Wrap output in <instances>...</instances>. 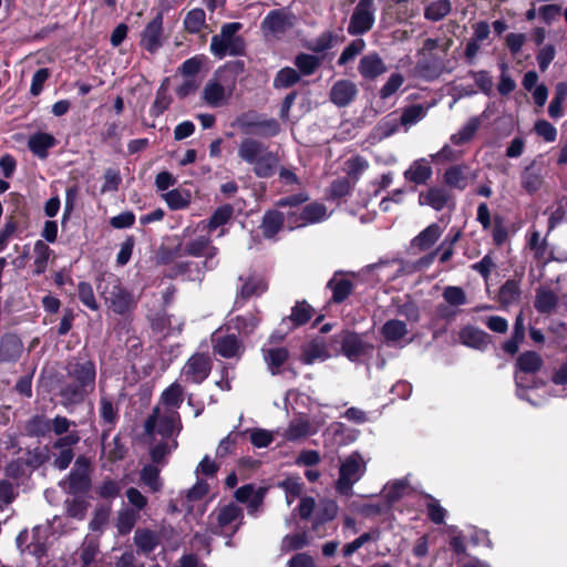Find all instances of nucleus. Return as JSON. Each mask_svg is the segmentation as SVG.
Instances as JSON below:
<instances>
[{
	"mask_svg": "<svg viewBox=\"0 0 567 567\" xmlns=\"http://www.w3.org/2000/svg\"><path fill=\"white\" fill-rule=\"evenodd\" d=\"M66 381L61 386L59 395L65 409L84 402L95 389L96 368L89 359L70 360L65 368Z\"/></svg>",
	"mask_w": 567,
	"mask_h": 567,
	"instance_id": "obj_1",
	"label": "nucleus"
},
{
	"mask_svg": "<svg viewBox=\"0 0 567 567\" xmlns=\"http://www.w3.org/2000/svg\"><path fill=\"white\" fill-rule=\"evenodd\" d=\"M195 227H186L183 230V239L174 251L164 252L161 256L163 262H169L176 256L205 257L203 266L206 270H213L217 267L216 256L218 248L212 244L210 233H194Z\"/></svg>",
	"mask_w": 567,
	"mask_h": 567,
	"instance_id": "obj_2",
	"label": "nucleus"
},
{
	"mask_svg": "<svg viewBox=\"0 0 567 567\" xmlns=\"http://www.w3.org/2000/svg\"><path fill=\"white\" fill-rule=\"evenodd\" d=\"M243 68L244 63L238 61L218 68L203 90V101L210 107L225 105L234 93L237 74Z\"/></svg>",
	"mask_w": 567,
	"mask_h": 567,
	"instance_id": "obj_3",
	"label": "nucleus"
},
{
	"mask_svg": "<svg viewBox=\"0 0 567 567\" xmlns=\"http://www.w3.org/2000/svg\"><path fill=\"white\" fill-rule=\"evenodd\" d=\"M237 153L238 157L260 178L272 176L279 164L278 156L266 144L252 137L244 138Z\"/></svg>",
	"mask_w": 567,
	"mask_h": 567,
	"instance_id": "obj_4",
	"label": "nucleus"
},
{
	"mask_svg": "<svg viewBox=\"0 0 567 567\" xmlns=\"http://www.w3.org/2000/svg\"><path fill=\"white\" fill-rule=\"evenodd\" d=\"M243 29L240 22H227L220 28L218 34L212 37L209 51L216 59L226 56H241L246 53V40L238 34Z\"/></svg>",
	"mask_w": 567,
	"mask_h": 567,
	"instance_id": "obj_5",
	"label": "nucleus"
},
{
	"mask_svg": "<svg viewBox=\"0 0 567 567\" xmlns=\"http://www.w3.org/2000/svg\"><path fill=\"white\" fill-rule=\"evenodd\" d=\"M182 430V422L178 412L163 410L155 406L144 423V431L147 435H161L164 440L177 436Z\"/></svg>",
	"mask_w": 567,
	"mask_h": 567,
	"instance_id": "obj_6",
	"label": "nucleus"
},
{
	"mask_svg": "<svg viewBox=\"0 0 567 567\" xmlns=\"http://www.w3.org/2000/svg\"><path fill=\"white\" fill-rule=\"evenodd\" d=\"M368 461L363 455L354 451L340 461L339 477L336 489L343 495H351L353 485L361 480L367 471Z\"/></svg>",
	"mask_w": 567,
	"mask_h": 567,
	"instance_id": "obj_7",
	"label": "nucleus"
},
{
	"mask_svg": "<svg viewBox=\"0 0 567 567\" xmlns=\"http://www.w3.org/2000/svg\"><path fill=\"white\" fill-rule=\"evenodd\" d=\"M209 530L215 535L231 537L241 526L243 509L235 503L218 506L209 515Z\"/></svg>",
	"mask_w": 567,
	"mask_h": 567,
	"instance_id": "obj_8",
	"label": "nucleus"
},
{
	"mask_svg": "<svg viewBox=\"0 0 567 567\" xmlns=\"http://www.w3.org/2000/svg\"><path fill=\"white\" fill-rule=\"evenodd\" d=\"M97 288L113 312L124 315L131 309L132 295L121 286L120 279L114 275L103 277Z\"/></svg>",
	"mask_w": 567,
	"mask_h": 567,
	"instance_id": "obj_9",
	"label": "nucleus"
},
{
	"mask_svg": "<svg viewBox=\"0 0 567 567\" xmlns=\"http://www.w3.org/2000/svg\"><path fill=\"white\" fill-rule=\"evenodd\" d=\"M516 365L517 370L515 372V383L517 388V396L522 400L529 401L526 395V390H528L532 385L529 383H525V378L526 374H535L538 370H540L543 360L540 355L535 351H526L518 357Z\"/></svg>",
	"mask_w": 567,
	"mask_h": 567,
	"instance_id": "obj_10",
	"label": "nucleus"
},
{
	"mask_svg": "<svg viewBox=\"0 0 567 567\" xmlns=\"http://www.w3.org/2000/svg\"><path fill=\"white\" fill-rule=\"evenodd\" d=\"M295 25V16L284 9L270 11L261 22L266 37L280 38Z\"/></svg>",
	"mask_w": 567,
	"mask_h": 567,
	"instance_id": "obj_11",
	"label": "nucleus"
},
{
	"mask_svg": "<svg viewBox=\"0 0 567 567\" xmlns=\"http://www.w3.org/2000/svg\"><path fill=\"white\" fill-rule=\"evenodd\" d=\"M329 214L327 207L320 203H311L302 208L299 216L291 214L288 217L287 226L289 229L307 226L309 224H316L328 219Z\"/></svg>",
	"mask_w": 567,
	"mask_h": 567,
	"instance_id": "obj_12",
	"label": "nucleus"
},
{
	"mask_svg": "<svg viewBox=\"0 0 567 567\" xmlns=\"http://www.w3.org/2000/svg\"><path fill=\"white\" fill-rule=\"evenodd\" d=\"M210 372L209 359L204 354H194L182 370V379L187 383H202Z\"/></svg>",
	"mask_w": 567,
	"mask_h": 567,
	"instance_id": "obj_13",
	"label": "nucleus"
},
{
	"mask_svg": "<svg viewBox=\"0 0 567 567\" xmlns=\"http://www.w3.org/2000/svg\"><path fill=\"white\" fill-rule=\"evenodd\" d=\"M234 207L229 204L219 206L208 220H202L196 224L194 233H213L220 228L217 237L226 234L224 226L231 219Z\"/></svg>",
	"mask_w": 567,
	"mask_h": 567,
	"instance_id": "obj_14",
	"label": "nucleus"
},
{
	"mask_svg": "<svg viewBox=\"0 0 567 567\" xmlns=\"http://www.w3.org/2000/svg\"><path fill=\"white\" fill-rule=\"evenodd\" d=\"M141 47L154 53L163 45V14L158 12L141 33Z\"/></svg>",
	"mask_w": 567,
	"mask_h": 567,
	"instance_id": "obj_15",
	"label": "nucleus"
},
{
	"mask_svg": "<svg viewBox=\"0 0 567 567\" xmlns=\"http://www.w3.org/2000/svg\"><path fill=\"white\" fill-rule=\"evenodd\" d=\"M265 495L266 488L256 487L252 484L240 486L235 492L236 501L246 504L247 512L251 516H256L260 512Z\"/></svg>",
	"mask_w": 567,
	"mask_h": 567,
	"instance_id": "obj_16",
	"label": "nucleus"
},
{
	"mask_svg": "<svg viewBox=\"0 0 567 567\" xmlns=\"http://www.w3.org/2000/svg\"><path fill=\"white\" fill-rule=\"evenodd\" d=\"M476 178L477 173L465 164L449 167L443 176V181L447 186L460 190L465 189Z\"/></svg>",
	"mask_w": 567,
	"mask_h": 567,
	"instance_id": "obj_17",
	"label": "nucleus"
},
{
	"mask_svg": "<svg viewBox=\"0 0 567 567\" xmlns=\"http://www.w3.org/2000/svg\"><path fill=\"white\" fill-rule=\"evenodd\" d=\"M381 334L389 346L402 348L411 342L405 322L398 319L388 320L381 328Z\"/></svg>",
	"mask_w": 567,
	"mask_h": 567,
	"instance_id": "obj_18",
	"label": "nucleus"
},
{
	"mask_svg": "<svg viewBox=\"0 0 567 567\" xmlns=\"http://www.w3.org/2000/svg\"><path fill=\"white\" fill-rule=\"evenodd\" d=\"M323 422L310 421L305 416L293 419L285 430L284 437L287 441H298L309 435L316 434Z\"/></svg>",
	"mask_w": 567,
	"mask_h": 567,
	"instance_id": "obj_19",
	"label": "nucleus"
},
{
	"mask_svg": "<svg viewBox=\"0 0 567 567\" xmlns=\"http://www.w3.org/2000/svg\"><path fill=\"white\" fill-rule=\"evenodd\" d=\"M284 338L282 334L277 336L272 334L268 343L264 344L261 351L264 355V360L268 365L271 374H277L280 371L282 364L287 361L289 353L286 348L275 347L271 344L272 340L278 339L281 340Z\"/></svg>",
	"mask_w": 567,
	"mask_h": 567,
	"instance_id": "obj_20",
	"label": "nucleus"
},
{
	"mask_svg": "<svg viewBox=\"0 0 567 567\" xmlns=\"http://www.w3.org/2000/svg\"><path fill=\"white\" fill-rule=\"evenodd\" d=\"M388 68L383 59L377 52L363 55L358 65L359 74L367 81H374L386 72Z\"/></svg>",
	"mask_w": 567,
	"mask_h": 567,
	"instance_id": "obj_21",
	"label": "nucleus"
},
{
	"mask_svg": "<svg viewBox=\"0 0 567 567\" xmlns=\"http://www.w3.org/2000/svg\"><path fill=\"white\" fill-rule=\"evenodd\" d=\"M358 95V87L350 80H338L330 90V101L338 107L351 104Z\"/></svg>",
	"mask_w": 567,
	"mask_h": 567,
	"instance_id": "obj_22",
	"label": "nucleus"
},
{
	"mask_svg": "<svg viewBox=\"0 0 567 567\" xmlns=\"http://www.w3.org/2000/svg\"><path fill=\"white\" fill-rule=\"evenodd\" d=\"M214 351L224 358L239 357L244 350L241 342L235 334L219 336L216 331L213 336Z\"/></svg>",
	"mask_w": 567,
	"mask_h": 567,
	"instance_id": "obj_23",
	"label": "nucleus"
},
{
	"mask_svg": "<svg viewBox=\"0 0 567 567\" xmlns=\"http://www.w3.org/2000/svg\"><path fill=\"white\" fill-rule=\"evenodd\" d=\"M374 20L373 11H364L354 8L347 31L350 35L354 37L365 34L372 29Z\"/></svg>",
	"mask_w": 567,
	"mask_h": 567,
	"instance_id": "obj_24",
	"label": "nucleus"
},
{
	"mask_svg": "<svg viewBox=\"0 0 567 567\" xmlns=\"http://www.w3.org/2000/svg\"><path fill=\"white\" fill-rule=\"evenodd\" d=\"M99 415L104 426L105 436L114 429L118 420V408L106 394H101L100 396Z\"/></svg>",
	"mask_w": 567,
	"mask_h": 567,
	"instance_id": "obj_25",
	"label": "nucleus"
},
{
	"mask_svg": "<svg viewBox=\"0 0 567 567\" xmlns=\"http://www.w3.org/2000/svg\"><path fill=\"white\" fill-rule=\"evenodd\" d=\"M327 287L332 291V301L340 303L344 301L353 290V281L342 272H336L328 281Z\"/></svg>",
	"mask_w": 567,
	"mask_h": 567,
	"instance_id": "obj_26",
	"label": "nucleus"
},
{
	"mask_svg": "<svg viewBox=\"0 0 567 567\" xmlns=\"http://www.w3.org/2000/svg\"><path fill=\"white\" fill-rule=\"evenodd\" d=\"M458 338L462 344L477 350L485 349L489 342L486 332L472 326L464 327L460 331Z\"/></svg>",
	"mask_w": 567,
	"mask_h": 567,
	"instance_id": "obj_27",
	"label": "nucleus"
},
{
	"mask_svg": "<svg viewBox=\"0 0 567 567\" xmlns=\"http://www.w3.org/2000/svg\"><path fill=\"white\" fill-rule=\"evenodd\" d=\"M450 200L449 192L443 187H431L419 196V204L430 206L435 210H442Z\"/></svg>",
	"mask_w": 567,
	"mask_h": 567,
	"instance_id": "obj_28",
	"label": "nucleus"
},
{
	"mask_svg": "<svg viewBox=\"0 0 567 567\" xmlns=\"http://www.w3.org/2000/svg\"><path fill=\"white\" fill-rule=\"evenodd\" d=\"M343 354L351 361H357L367 351L368 346L361 337L353 332H346L341 341Z\"/></svg>",
	"mask_w": 567,
	"mask_h": 567,
	"instance_id": "obj_29",
	"label": "nucleus"
},
{
	"mask_svg": "<svg viewBox=\"0 0 567 567\" xmlns=\"http://www.w3.org/2000/svg\"><path fill=\"white\" fill-rule=\"evenodd\" d=\"M433 171L425 158L415 159L404 172V178L416 185L425 184L432 177Z\"/></svg>",
	"mask_w": 567,
	"mask_h": 567,
	"instance_id": "obj_30",
	"label": "nucleus"
},
{
	"mask_svg": "<svg viewBox=\"0 0 567 567\" xmlns=\"http://www.w3.org/2000/svg\"><path fill=\"white\" fill-rule=\"evenodd\" d=\"M329 358L330 353L323 340L316 339L303 347L300 360L309 365L317 361H326Z\"/></svg>",
	"mask_w": 567,
	"mask_h": 567,
	"instance_id": "obj_31",
	"label": "nucleus"
},
{
	"mask_svg": "<svg viewBox=\"0 0 567 567\" xmlns=\"http://www.w3.org/2000/svg\"><path fill=\"white\" fill-rule=\"evenodd\" d=\"M313 315V309L306 301L297 302L289 317L282 319L281 326L287 324L288 329H292L307 323Z\"/></svg>",
	"mask_w": 567,
	"mask_h": 567,
	"instance_id": "obj_32",
	"label": "nucleus"
},
{
	"mask_svg": "<svg viewBox=\"0 0 567 567\" xmlns=\"http://www.w3.org/2000/svg\"><path fill=\"white\" fill-rule=\"evenodd\" d=\"M183 403V388L177 382L171 384L166 390L163 391L159 400V404L163 410L172 412H178L181 404Z\"/></svg>",
	"mask_w": 567,
	"mask_h": 567,
	"instance_id": "obj_33",
	"label": "nucleus"
},
{
	"mask_svg": "<svg viewBox=\"0 0 567 567\" xmlns=\"http://www.w3.org/2000/svg\"><path fill=\"white\" fill-rule=\"evenodd\" d=\"M22 352V342L14 334L4 336L0 342V360L6 362L17 361Z\"/></svg>",
	"mask_w": 567,
	"mask_h": 567,
	"instance_id": "obj_34",
	"label": "nucleus"
},
{
	"mask_svg": "<svg viewBox=\"0 0 567 567\" xmlns=\"http://www.w3.org/2000/svg\"><path fill=\"white\" fill-rule=\"evenodd\" d=\"M56 141L53 135L48 133H35L30 136L28 146L30 151L39 158H45L48 151L55 145Z\"/></svg>",
	"mask_w": 567,
	"mask_h": 567,
	"instance_id": "obj_35",
	"label": "nucleus"
},
{
	"mask_svg": "<svg viewBox=\"0 0 567 567\" xmlns=\"http://www.w3.org/2000/svg\"><path fill=\"white\" fill-rule=\"evenodd\" d=\"M239 125L244 131L256 127L257 132L265 137L276 136L280 132V124L275 118H261L255 122L239 120Z\"/></svg>",
	"mask_w": 567,
	"mask_h": 567,
	"instance_id": "obj_36",
	"label": "nucleus"
},
{
	"mask_svg": "<svg viewBox=\"0 0 567 567\" xmlns=\"http://www.w3.org/2000/svg\"><path fill=\"white\" fill-rule=\"evenodd\" d=\"M400 121L393 115L389 114L378 122L371 131V138L380 142L393 135L399 128Z\"/></svg>",
	"mask_w": 567,
	"mask_h": 567,
	"instance_id": "obj_37",
	"label": "nucleus"
},
{
	"mask_svg": "<svg viewBox=\"0 0 567 567\" xmlns=\"http://www.w3.org/2000/svg\"><path fill=\"white\" fill-rule=\"evenodd\" d=\"M324 435L333 437L341 445L357 440L358 432L349 429L344 423L332 422L324 431Z\"/></svg>",
	"mask_w": 567,
	"mask_h": 567,
	"instance_id": "obj_38",
	"label": "nucleus"
},
{
	"mask_svg": "<svg viewBox=\"0 0 567 567\" xmlns=\"http://www.w3.org/2000/svg\"><path fill=\"white\" fill-rule=\"evenodd\" d=\"M528 247L533 251L535 259L546 264L549 259H555L559 261L567 260V254H564L560 257H554L551 254L547 256V245L544 239H540L539 233L534 231L528 240Z\"/></svg>",
	"mask_w": 567,
	"mask_h": 567,
	"instance_id": "obj_39",
	"label": "nucleus"
},
{
	"mask_svg": "<svg viewBox=\"0 0 567 567\" xmlns=\"http://www.w3.org/2000/svg\"><path fill=\"white\" fill-rule=\"evenodd\" d=\"M134 543L140 551L148 554L157 547L159 537L153 530L140 528L134 534Z\"/></svg>",
	"mask_w": 567,
	"mask_h": 567,
	"instance_id": "obj_40",
	"label": "nucleus"
},
{
	"mask_svg": "<svg viewBox=\"0 0 567 567\" xmlns=\"http://www.w3.org/2000/svg\"><path fill=\"white\" fill-rule=\"evenodd\" d=\"M285 217L282 213L269 210L264 215L261 223L262 235L266 238H272L284 226Z\"/></svg>",
	"mask_w": 567,
	"mask_h": 567,
	"instance_id": "obj_41",
	"label": "nucleus"
},
{
	"mask_svg": "<svg viewBox=\"0 0 567 567\" xmlns=\"http://www.w3.org/2000/svg\"><path fill=\"white\" fill-rule=\"evenodd\" d=\"M481 126L478 116L471 117L456 133L451 136V142L455 145H462L470 142Z\"/></svg>",
	"mask_w": 567,
	"mask_h": 567,
	"instance_id": "obj_42",
	"label": "nucleus"
},
{
	"mask_svg": "<svg viewBox=\"0 0 567 567\" xmlns=\"http://www.w3.org/2000/svg\"><path fill=\"white\" fill-rule=\"evenodd\" d=\"M138 518L140 514L135 509H131L127 507L120 509L115 523L118 534H128L135 526Z\"/></svg>",
	"mask_w": 567,
	"mask_h": 567,
	"instance_id": "obj_43",
	"label": "nucleus"
},
{
	"mask_svg": "<svg viewBox=\"0 0 567 567\" xmlns=\"http://www.w3.org/2000/svg\"><path fill=\"white\" fill-rule=\"evenodd\" d=\"M543 184L540 169L534 164L527 166L522 173V186L528 193L537 192Z\"/></svg>",
	"mask_w": 567,
	"mask_h": 567,
	"instance_id": "obj_44",
	"label": "nucleus"
},
{
	"mask_svg": "<svg viewBox=\"0 0 567 567\" xmlns=\"http://www.w3.org/2000/svg\"><path fill=\"white\" fill-rule=\"evenodd\" d=\"M442 235V228L437 224L429 225L414 239V244L422 250L431 248Z\"/></svg>",
	"mask_w": 567,
	"mask_h": 567,
	"instance_id": "obj_45",
	"label": "nucleus"
},
{
	"mask_svg": "<svg viewBox=\"0 0 567 567\" xmlns=\"http://www.w3.org/2000/svg\"><path fill=\"white\" fill-rule=\"evenodd\" d=\"M558 298L554 291L542 287L536 292L535 308L538 312L548 313L554 310Z\"/></svg>",
	"mask_w": 567,
	"mask_h": 567,
	"instance_id": "obj_46",
	"label": "nucleus"
},
{
	"mask_svg": "<svg viewBox=\"0 0 567 567\" xmlns=\"http://www.w3.org/2000/svg\"><path fill=\"white\" fill-rule=\"evenodd\" d=\"M426 113L427 109L421 104L408 106L402 111L401 117L399 120L400 124L404 126L405 130H409L412 125L423 120L426 116Z\"/></svg>",
	"mask_w": 567,
	"mask_h": 567,
	"instance_id": "obj_47",
	"label": "nucleus"
},
{
	"mask_svg": "<svg viewBox=\"0 0 567 567\" xmlns=\"http://www.w3.org/2000/svg\"><path fill=\"white\" fill-rule=\"evenodd\" d=\"M34 274L41 275L45 271L52 250L42 240H37L33 247Z\"/></svg>",
	"mask_w": 567,
	"mask_h": 567,
	"instance_id": "obj_48",
	"label": "nucleus"
},
{
	"mask_svg": "<svg viewBox=\"0 0 567 567\" xmlns=\"http://www.w3.org/2000/svg\"><path fill=\"white\" fill-rule=\"evenodd\" d=\"M206 13L202 8H194L187 12L184 19V28L189 33H198L205 27Z\"/></svg>",
	"mask_w": 567,
	"mask_h": 567,
	"instance_id": "obj_49",
	"label": "nucleus"
},
{
	"mask_svg": "<svg viewBox=\"0 0 567 567\" xmlns=\"http://www.w3.org/2000/svg\"><path fill=\"white\" fill-rule=\"evenodd\" d=\"M321 60L312 54L300 53L295 58V65L298 69L300 75H311L320 66Z\"/></svg>",
	"mask_w": 567,
	"mask_h": 567,
	"instance_id": "obj_50",
	"label": "nucleus"
},
{
	"mask_svg": "<svg viewBox=\"0 0 567 567\" xmlns=\"http://www.w3.org/2000/svg\"><path fill=\"white\" fill-rule=\"evenodd\" d=\"M171 209L178 210L186 208L190 204V193L188 190L172 189L163 195Z\"/></svg>",
	"mask_w": 567,
	"mask_h": 567,
	"instance_id": "obj_51",
	"label": "nucleus"
},
{
	"mask_svg": "<svg viewBox=\"0 0 567 567\" xmlns=\"http://www.w3.org/2000/svg\"><path fill=\"white\" fill-rule=\"evenodd\" d=\"M451 9L450 0H436L425 8L424 17L431 21H440L451 12Z\"/></svg>",
	"mask_w": 567,
	"mask_h": 567,
	"instance_id": "obj_52",
	"label": "nucleus"
},
{
	"mask_svg": "<svg viewBox=\"0 0 567 567\" xmlns=\"http://www.w3.org/2000/svg\"><path fill=\"white\" fill-rule=\"evenodd\" d=\"M567 97V84L558 83L555 95L548 106V114L551 118H559L563 115V103Z\"/></svg>",
	"mask_w": 567,
	"mask_h": 567,
	"instance_id": "obj_53",
	"label": "nucleus"
},
{
	"mask_svg": "<svg viewBox=\"0 0 567 567\" xmlns=\"http://www.w3.org/2000/svg\"><path fill=\"white\" fill-rule=\"evenodd\" d=\"M266 290V281L260 277L252 276L243 285L239 296L241 299H247L252 296H259Z\"/></svg>",
	"mask_w": 567,
	"mask_h": 567,
	"instance_id": "obj_54",
	"label": "nucleus"
},
{
	"mask_svg": "<svg viewBox=\"0 0 567 567\" xmlns=\"http://www.w3.org/2000/svg\"><path fill=\"white\" fill-rule=\"evenodd\" d=\"M300 81V74L292 68H284L276 74L274 86L276 89H287Z\"/></svg>",
	"mask_w": 567,
	"mask_h": 567,
	"instance_id": "obj_55",
	"label": "nucleus"
},
{
	"mask_svg": "<svg viewBox=\"0 0 567 567\" xmlns=\"http://www.w3.org/2000/svg\"><path fill=\"white\" fill-rule=\"evenodd\" d=\"M260 322V318L254 313H247L245 316L236 317V319L230 321V324L234 326V329L239 333L249 334L254 332V330L258 327Z\"/></svg>",
	"mask_w": 567,
	"mask_h": 567,
	"instance_id": "obj_56",
	"label": "nucleus"
},
{
	"mask_svg": "<svg viewBox=\"0 0 567 567\" xmlns=\"http://www.w3.org/2000/svg\"><path fill=\"white\" fill-rule=\"evenodd\" d=\"M141 480L153 492L162 488L159 470L154 464H147L142 468Z\"/></svg>",
	"mask_w": 567,
	"mask_h": 567,
	"instance_id": "obj_57",
	"label": "nucleus"
},
{
	"mask_svg": "<svg viewBox=\"0 0 567 567\" xmlns=\"http://www.w3.org/2000/svg\"><path fill=\"white\" fill-rule=\"evenodd\" d=\"M425 506L427 516L434 524H442L445 520L446 509L441 506L440 502L430 494L425 496Z\"/></svg>",
	"mask_w": 567,
	"mask_h": 567,
	"instance_id": "obj_58",
	"label": "nucleus"
},
{
	"mask_svg": "<svg viewBox=\"0 0 567 567\" xmlns=\"http://www.w3.org/2000/svg\"><path fill=\"white\" fill-rule=\"evenodd\" d=\"M365 49V41L363 39H355L351 41L341 52L338 64L346 65L360 54Z\"/></svg>",
	"mask_w": 567,
	"mask_h": 567,
	"instance_id": "obj_59",
	"label": "nucleus"
},
{
	"mask_svg": "<svg viewBox=\"0 0 567 567\" xmlns=\"http://www.w3.org/2000/svg\"><path fill=\"white\" fill-rule=\"evenodd\" d=\"M519 287L514 280H507L499 289V301L501 303L508 306L516 302L519 299Z\"/></svg>",
	"mask_w": 567,
	"mask_h": 567,
	"instance_id": "obj_60",
	"label": "nucleus"
},
{
	"mask_svg": "<svg viewBox=\"0 0 567 567\" xmlns=\"http://www.w3.org/2000/svg\"><path fill=\"white\" fill-rule=\"evenodd\" d=\"M334 42L336 35L331 31H326L312 39L308 44V49L316 53H321L331 49L334 45Z\"/></svg>",
	"mask_w": 567,
	"mask_h": 567,
	"instance_id": "obj_61",
	"label": "nucleus"
},
{
	"mask_svg": "<svg viewBox=\"0 0 567 567\" xmlns=\"http://www.w3.org/2000/svg\"><path fill=\"white\" fill-rule=\"evenodd\" d=\"M177 447V441L175 439H169L159 442L155 446L151 449V460L153 463H161L163 458L172 453Z\"/></svg>",
	"mask_w": 567,
	"mask_h": 567,
	"instance_id": "obj_62",
	"label": "nucleus"
},
{
	"mask_svg": "<svg viewBox=\"0 0 567 567\" xmlns=\"http://www.w3.org/2000/svg\"><path fill=\"white\" fill-rule=\"evenodd\" d=\"M279 487L284 489L288 505H291L302 492V484L300 483L299 478L296 477L286 478L279 483Z\"/></svg>",
	"mask_w": 567,
	"mask_h": 567,
	"instance_id": "obj_63",
	"label": "nucleus"
},
{
	"mask_svg": "<svg viewBox=\"0 0 567 567\" xmlns=\"http://www.w3.org/2000/svg\"><path fill=\"white\" fill-rule=\"evenodd\" d=\"M404 83V76L401 73H392L388 81L380 89V97L386 100L399 91Z\"/></svg>",
	"mask_w": 567,
	"mask_h": 567,
	"instance_id": "obj_64",
	"label": "nucleus"
}]
</instances>
